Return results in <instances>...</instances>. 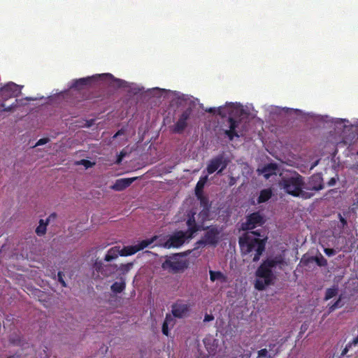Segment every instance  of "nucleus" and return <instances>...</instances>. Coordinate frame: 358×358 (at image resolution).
<instances>
[{
  "mask_svg": "<svg viewBox=\"0 0 358 358\" xmlns=\"http://www.w3.org/2000/svg\"><path fill=\"white\" fill-rule=\"evenodd\" d=\"M285 264V259L281 255H276L264 260L256 271V275L262 278L263 280H257L255 284V288L263 290L266 286L272 285L275 278L272 269L276 266L282 269V266Z\"/></svg>",
  "mask_w": 358,
  "mask_h": 358,
  "instance_id": "1",
  "label": "nucleus"
},
{
  "mask_svg": "<svg viewBox=\"0 0 358 358\" xmlns=\"http://www.w3.org/2000/svg\"><path fill=\"white\" fill-rule=\"evenodd\" d=\"M258 231H250L243 234L238 238V243L243 255L255 252L253 262L259 260L260 256L265 250L266 239L261 238Z\"/></svg>",
  "mask_w": 358,
  "mask_h": 358,
  "instance_id": "2",
  "label": "nucleus"
},
{
  "mask_svg": "<svg viewBox=\"0 0 358 358\" xmlns=\"http://www.w3.org/2000/svg\"><path fill=\"white\" fill-rule=\"evenodd\" d=\"M279 185L287 194L295 197L300 196L303 199H308L314 196L313 192L303 190V177L299 173L289 177H283Z\"/></svg>",
  "mask_w": 358,
  "mask_h": 358,
  "instance_id": "3",
  "label": "nucleus"
},
{
  "mask_svg": "<svg viewBox=\"0 0 358 358\" xmlns=\"http://www.w3.org/2000/svg\"><path fill=\"white\" fill-rule=\"evenodd\" d=\"M185 223L187 227L186 231L178 230L170 235L168 239L162 245L164 248H178L181 247L187 241L192 239L198 232V228L194 224L193 219H186Z\"/></svg>",
  "mask_w": 358,
  "mask_h": 358,
  "instance_id": "4",
  "label": "nucleus"
},
{
  "mask_svg": "<svg viewBox=\"0 0 358 358\" xmlns=\"http://www.w3.org/2000/svg\"><path fill=\"white\" fill-rule=\"evenodd\" d=\"M238 110V108L233 103H227L224 106L219 107L217 110V114L222 117L229 116L227 121L229 124V129L224 131V134L229 141H233L235 137H240V135L236 131V128L238 127L240 122L234 118V116Z\"/></svg>",
  "mask_w": 358,
  "mask_h": 358,
  "instance_id": "5",
  "label": "nucleus"
},
{
  "mask_svg": "<svg viewBox=\"0 0 358 358\" xmlns=\"http://www.w3.org/2000/svg\"><path fill=\"white\" fill-rule=\"evenodd\" d=\"M99 80L107 83L109 85L117 87H121L123 83L122 80L115 78L110 73H101L90 77L76 79L73 81L71 87L81 89L83 87L90 85L93 82L97 81Z\"/></svg>",
  "mask_w": 358,
  "mask_h": 358,
  "instance_id": "6",
  "label": "nucleus"
},
{
  "mask_svg": "<svg viewBox=\"0 0 358 358\" xmlns=\"http://www.w3.org/2000/svg\"><path fill=\"white\" fill-rule=\"evenodd\" d=\"M192 250H188L185 252L175 253L171 256L166 257V260L162 263V267L164 270H168L173 273H177L184 271L189 266L187 259L182 257L191 254Z\"/></svg>",
  "mask_w": 358,
  "mask_h": 358,
  "instance_id": "7",
  "label": "nucleus"
},
{
  "mask_svg": "<svg viewBox=\"0 0 358 358\" xmlns=\"http://www.w3.org/2000/svg\"><path fill=\"white\" fill-rule=\"evenodd\" d=\"M196 212L193 210H189L187 214L186 219H190L194 220V224L198 228V231H201L206 229L204 225L205 222L210 220V208H204L198 214V221H196Z\"/></svg>",
  "mask_w": 358,
  "mask_h": 358,
  "instance_id": "8",
  "label": "nucleus"
},
{
  "mask_svg": "<svg viewBox=\"0 0 358 358\" xmlns=\"http://www.w3.org/2000/svg\"><path fill=\"white\" fill-rule=\"evenodd\" d=\"M324 188L323 178L321 174L316 173L309 177L307 181L303 180V190L313 192L322 190Z\"/></svg>",
  "mask_w": 358,
  "mask_h": 358,
  "instance_id": "9",
  "label": "nucleus"
},
{
  "mask_svg": "<svg viewBox=\"0 0 358 358\" xmlns=\"http://www.w3.org/2000/svg\"><path fill=\"white\" fill-rule=\"evenodd\" d=\"M192 114V109L187 108L184 110L178 117L176 122L170 127V130L173 134H181L188 126V120Z\"/></svg>",
  "mask_w": 358,
  "mask_h": 358,
  "instance_id": "10",
  "label": "nucleus"
},
{
  "mask_svg": "<svg viewBox=\"0 0 358 358\" xmlns=\"http://www.w3.org/2000/svg\"><path fill=\"white\" fill-rule=\"evenodd\" d=\"M22 86L14 83H10L4 85L0 90V97L6 101L12 97H17L21 94Z\"/></svg>",
  "mask_w": 358,
  "mask_h": 358,
  "instance_id": "11",
  "label": "nucleus"
},
{
  "mask_svg": "<svg viewBox=\"0 0 358 358\" xmlns=\"http://www.w3.org/2000/svg\"><path fill=\"white\" fill-rule=\"evenodd\" d=\"M206 231L203 235V238L207 243L208 245L216 246L220 240V234L221 229L216 225H210L206 227Z\"/></svg>",
  "mask_w": 358,
  "mask_h": 358,
  "instance_id": "12",
  "label": "nucleus"
},
{
  "mask_svg": "<svg viewBox=\"0 0 358 358\" xmlns=\"http://www.w3.org/2000/svg\"><path fill=\"white\" fill-rule=\"evenodd\" d=\"M227 166V162L224 159L223 155H220L209 162L206 170L208 174H212L217 170H218L217 173H220Z\"/></svg>",
  "mask_w": 358,
  "mask_h": 358,
  "instance_id": "13",
  "label": "nucleus"
},
{
  "mask_svg": "<svg viewBox=\"0 0 358 358\" xmlns=\"http://www.w3.org/2000/svg\"><path fill=\"white\" fill-rule=\"evenodd\" d=\"M93 268L98 275L101 274L103 277H108L118 270V266L116 264L104 265L102 261L96 259L93 265Z\"/></svg>",
  "mask_w": 358,
  "mask_h": 358,
  "instance_id": "14",
  "label": "nucleus"
},
{
  "mask_svg": "<svg viewBox=\"0 0 358 358\" xmlns=\"http://www.w3.org/2000/svg\"><path fill=\"white\" fill-rule=\"evenodd\" d=\"M264 223L263 216L259 212H255L247 216L246 222L243 223L242 229L243 230H252L259 225Z\"/></svg>",
  "mask_w": 358,
  "mask_h": 358,
  "instance_id": "15",
  "label": "nucleus"
},
{
  "mask_svg": "<svg viewBox=\"0 0 358 358\" xmlns=\"http://www.w3.org/2000/svg\"><path fill=\"white\" fill-rule=\"evenodd\" d=\"M358 140V125L351 124L345 126L343 130V143L351 145Z\"/></svg>",
  "mask_w": 358,
  "mask_h": 358,
  "instance_id": "16",
  "label": "nucleus"
},
{
  "mask_svg": "<svg viewBox=\"0 0 358 358\" xmlns=\"http://www.w3.org/2000/svg\"><path fill=\"white\" fill-rule=\"evenodd\" d=\"M189 306L180 301L173 303L171 306V313L175 317L182 318L189 312Z\"/></svg>",
  "mask_w": 358,
  "mask_h": 358,
  "instance_id": "17",
  "label": "nucleus"
},
{
  "mask_svg": "<svg viewBox=\"0 0 358 358\" xmlns=\"http://www.w3.org/2000/svg\"><path fill=\"white\" fill-rule=\"evenodd\" d=\"M136 179V178H121L116 180L112 188L116 191H122L128 187Z\"/></svg>",
  "mask_w": 358,
  "mask_h": 358,
  "instance_id": "18",
  "label": "nucleus"
},
{
  "mask_svg": "<svg viewBox=\"0 0 358 358\" xmlns=\"http://www.w3.org/2000/svg\"><path fill=\"white\" fill-rule=\"evenodd\" d=\"M121 250H120V247H113L111 248L107 252V254L105 256L104 260L106 262H111L113 259H115L119 257V255L121 256Z\"/></svg>",
  "mask_w": 358,
  "mask_h": 358,
  "instance_id": "19",
  "label": "nucleus"
},
{
  "mask_svg": "<svg viewBox=\"0 0 358 358\" xmlns=\"http://www.w3.org/2000/svg\"><path fill=\"white\" fill-rule=\"evenodd\" d=\"M273 195L271 189H264L260 191L259 195L257 199L258 203H262L268 201Z\"/></svg>",
  "mask_w": 358,
  "mask_h": 358,
  "instance_id": "20",
  "label": "nucleus"
},
{
  "mask_svg": "<svg viewBox=\"0 0 358 358\" xmlns=\"http://www.w3.org/2000/svg\"><path fill=\"white\" fill-rule=\"evenodd\" d=\"M208 180V176H201L197 182L195 187V195L203 194V190Z\"/></svg>",
  "mask_w": 358,
  "mask_h": 358,
  "instance_id": "21",
  "label": "nucleus"
},
{
  "mask_svg": "<svg viewBox=\"0 0 358 358\" xmlns=\"http://www.w3.org/2000/svg\"><path fill=\"white\" fill-rule=\"evenodd\" d=\"M126 287V282L123 278H121L120 282H115L111 286L110 289L115 294H120L122 292Z\"/></svg>",
  "mask_w": 358,
  "mask_h": 358,
  "instance_id": "22",
  "label": "nucleus"
},
{
  "mask_svg": "<svg viewBox=\"0 0 358 358\" xmlns=\"http://www.w3.org/2000/svg\"><path fill=\"white\" fill-rule=\"evenodd\" d=\"M158 238L157 236H154L150 238L145 239L139 241L137 244V248L138 251L143 250L144 248L150 246L152 243H153Z\"/></svg>",
  "mask_w": 358,
  "mask_h": 358,
  "instance_id": "23",
  "label": "nucleus"
},
{
  "mask_svg": "<svg viewBox=\"0 0 358 358\" xmlns=\"http://www.w3.org/2000/svg\"><path fill=\"white\" fill-rule=\"evenodd\" d=\"M210 279L213 282L217 280L225 282L227 277L220 271H210Z\"/></svg>",
  "mask_w": 358,
  "mask_h": 358,
  "instance_id": "24",
  "label": "nucleus"
},
{
  "mask_svg": "<svg viewBox=\"0 0 358 358\" xmlns=\"http://www.w3.org/2000/svg\"><path fill=\"white\" fill-rule=\"evenodd\" d=\"M120 250L122 252L121 256L132 255L136 253L137 252H138L136 245L124 247L123 249H122Z\"/></svg>",
  "mask_w": 358,
  "mask_h": 358,
  "instance_id": "25",
  "label": "nucleus"
},
{
  "mask_svg": "<svg viewBox=\"0 0 358 358\" xmlns=\"http://www.w3.org/2000/svg\"><path fill=\"white\" fill-rule=\"evenodd\" d=\"M276 169V165L274 164H269L266 166H265L263 169L262 172L264 173V177L268 179L270 176L274 173V171Z\"/></svg>",
  "mask_w": 358,
  "mask_h": 358,
  "instance_id": "26",
  "label": "nucleus"
},
{
  "mask_svg": "<svg viewBox=\"0 0 358 358\" xmlns=\"http://www.w3.org/2000/svg\"><path fill=\"white\" fill-rule=\"evenodd\" d=\"M344 303L342 301V297L340 296L338 299L331 305L329 304L328 306V313H331L334 311L336 309L341 308L343 306Z\"/></svg>",
  "mask_w": 358,
  "mask_h": 358,
  "instance_id": "27",
  "label": "nucleus"
},
{
  "mask_svg": "<svg viewBox=\"0 0 358 358\" xmlns=\"http://www.w3.org/2000/svg\"><path fill=\"white\" fill-rule=\"evenodd\" d=\"M197 199L199 201L200 206L202 208H211V204L209 202V199L207 196L203 194L196 195Z\"/></svg>",
  "mask_w": 358,
  "mask_h": 358,
  "instance_id": "28",
  "label": "nucleus"
},
{
  "mask_svg": "<svg viewBox=\"0 0 358 358\" xmlns=\"http://www.w3.org/2000/svg\"><path fill=\"white\" fill-rule=\"evenodd\" d=\"M47 222H44L43 220H40L39 225L36 229V233L38 236H41L46 232Z\"/></svg>",
  "mask_w": 358,
  "mask_h": 358,
  "instance_id": "29",
  "label": "nucleus"
},
{
  "mask_svg": "<svg viewBox=\"0 0 358 358\" xmlns=\"http://www.w3.org/2000/svg\"><path fill=\"white\" fill-rule=\"evenodd\" d=\"M338 294V288L336 287H333L331 288H328L326 290L325 292V296L324 300L328 301L333 298L334 296H336Z\"/></svg>",
  "mask_w": 358,
  "mask_h": 358,
  "instance_id": "30",
  "label": "nucleus"
},
{
  "mask_svg": "<svg viewBox=\"0 0 358 358\" xmlns=\"http://www.w3.org/2000/svg\"><path fill=\"white\" fill-rule=\"evenodd\" d=\"M313 259L319 266H326L327 265V260L322 255L315 257Z\"/></svg>",
  "mask_w": 358,
  "mask_h": 358,
  "instance_id": "31",
  "label": "nucleus"
},
{
  "mask_svg": "<svg viewBox=\"0 0 358 358\" xmlns=\"http://www.w3.org/2000/svg\"><path fill=\"white\" fill-rule=\"evenodd\" d=\"M171 318V315H166L165 320L162 324V333L165 336H169V325L167 324V320Z\"/></svg>",
  "mask_w": 358,
  "mask_h": 358,
  "instance_id": "32",
  "label": "nucleus"
},
{
  "mask_svg": "<svg viewBox=\"0 0 358 358\" xmlns=\"http://www.w3.org/2000/svg\"><path fill=\"white\" fill-rule=\"evenodd\" d=\"M18 101H19L18 99H15V103H13V104H11L10 106H9L8 107H5V104L3 103H1V106L3 108V111L10 112V111H12L14 108L17 107Z\"/></svg>",
  "mask_w": 358,
  "mask_h": 358,
  "instance_id": "33",
  "label": "nucleus"
},
{
  "mask_svg": "<svg viewBox=\"0 0 358 358\" xmlns=\"http://www.w3.org/2000/svg\"><path fill=\"white\" fill-rule=\"evenodd\" d=\"M206 245H208L207 243L205 241L203 238L199 240L196 241L194 245V249L193 250H196L199 249L200 248H203Z\"/></svg>",
  "mask_w": 358,
  "mask_h": 358,
  "instance_id": "34",
  "label": "nucleus"
},
{
  "mask_svg": "<svg viewBox=\"0 0 358 358\" xmlns=\"http://www.w3.org/2000/svg\"><path fill=\"white\" fill-rule=\"evenodd\" d=\"M132 266H133V264H131V263H128L126 264H121L120 267H118V269L122 271L123 273H127L131 269Z\"/></svg>",
  "mask_w": 358,
  "mask_h": 358,
  "instance_id": "35",
  "label": "nucleus"
},
{
  "mask_svg": "<svg viewBox=\"0 0 358 358\" xmlns=\"http://www.w3.org/2000/svg\"><path fill=\"white\" fill-rule=\"evenodd\" d=\"M324 252L329 257L334 256L336 254V251L333 248H324Z\"/></svg>",
  "mask_w": 358,
  "mask_h": 358,
  "instance_id": "36",
  "label": "nucleus"
},
{
  "mask_svg": "<svg viewBox=\"0 0 358 358\" xmlns=\"http://www.w3.org/2000/svg\"><path fill=\"white\" fill-rule=\"evenodd\" d=\"M268 355V351L266 348L262 349L258 351V357L257 358H264Z\"/></svg>",
  "mask_w": 358,
  "mask_h": 358,
  "instance_id": "37",
  "label": "nucleus"
},
{
  "mask_svg": "<svg viewBox=\"0 0 358 358\" xmlns=\"http://www.w3.org/2000/svg\"><path fill=\"white\" fill-rule=\"evenodd\" d=\"M80 164L83 165L86 168H90L93 166L94 163L87 159H82L80 161Z\"/></svg>",
  "mask_w": 358,
  "mask_h": 358,
  "instance_id": "38",
  "label": "nucleus"
},
{
  "mask_svg": "<svg viewBox=\"0 0 358 358\" xmlns=\"http://www.w3.org/2000/svg\"><path fill=\"white\" fill-rule=\"evenodd\" d=\"M63 273L62 271H59L58 273H57V276H58V280L59 282L62 284V285L63 287H66V282L63 279Z\"/></svg>",
  "mask_w": 358,
  "mask_h": 358,
  "instance_id": "39",
  "label": "nucleus"
},
{
  "mask_svg": "<svg viewBox=\"0 0 358 358\" xmlns=\"http://www.w3.org/2000/svg\"><path fill=\"white\" fill-rule=\"evenodd\" d=\"M49 141H50V139L48 138H40L37 141L36 145H42L46 144Z\"/></svg>",
  "mask_w": 358,
  "mask_h": 358,
  "instance_id": "40",
  "label": "nucleus"
},
{
  "mask_svg": "<svg viewBox=\"0 0 358 358\" xmlns=\"http://www.w3.org/2000/svg\"><path fill=\"white\" fill-rule=\"evenodd\" d=\"M339 220L341 223L342 227H345L347 225V220L344 218L341 214H338Z\"/></svg>",
  "mask_w": 358,
  "mask_h": 358,
  "instance_id": "41",
  "label": "nucleus"
},
{
  "mask_svg": "<svg viewBox=\"0 0 358 358\" xmlns=\"http://www.w3.org/2000/svg\"><path fill=\"white\" fill-rule=\"evenodd\" d=\"M214 320V317L213 315H208V314H206L204 317V320L203 321L204 322H210V321H212Z\"/></svg>",
  "mask_w": 358,
  "mask_h": 358,
  "instance_id": "42",
  "label": "nucleus"
},
{
  "mask_svg": "<svg viewBox=\"0 0 358 358\" xmlns=\"http://www.w3.org/2000/svg\"><path fill=\"white\" fill-rule=\"evenodd\" d=\"M125 156V154L122 151L120 154V155L118 156V158L117 159V162L119 164L121 162L122 158Z\"/></svg>",
  "mask_w": 358,
  "mask_h": 358,
  "instance_id": "43",
  "label": "nucleus"
},
{
  "mask_svg": "<svg viewBox=\"0 0 358 358\" xmlns=\"http://www.w3.org/2000/svg\"><path fill=\"white\" fill-rule=\"evenodd\" d=\"M336 179L334 178H331L328 182V185L330 187L333 186L336 184Z\"/></svg>",
  "mask_w": 358,
  "mask_h": 358,
  "instance_id": "44",
  "label": "nucleus"
},
{
  "mask_svg": "<svg viewBox=\"0 0 358 358\" xmlns=\"http://www.w3.org/2000/svg\"><path fill=\"white\" fill-rule=\"evenodd\" d=\"M206 111L210 113H214L215 112V108H210L208 109H206Z\"/></svg>",
  "mask_w": 358,
  "mask_h": 358,
  "instance_id": "45",
  "label": "nucleus"
},
{
  "mask_svg": "<svg viewBox=\"0 0 358 358\" xmlns=\"http://www.w3.org/2000/svg\"><path fill=\"white\" fill-rule=\"evenodd\" d=\"M174 323V320L173 319V317L171 316V318H169L168 320H167V324H173Z\"/></svg>",
  "mask_w": 358,
  "mask_h": 358,
  "instance_id": "46",
  "label": "nucleus"
},
{
  "mask_svg": "<svg viewBox=\"0 0 358 358\" xmlns=\"http://www.w3.org/2000/svg\"><path fill=\"white\" fill-rule=\"evenodd\" d=\"M123 133H124V132H123V131H122V130H119V131H117V132L114 135V136H113V137H114V138H115V137H117V136H120V135L123 134Z\"/></svg>",
  "mask_w": 358,
  "mask_h": 358,
  "instance_id": "47",
  "label": "nucleus"
},
{
  "mask_svg": "<svg viewBox=\"0 0 358 358\" xmlns=\"http://www.w3.org/2000/svg\"><path fill=\"white\" fill-rule=\"evenodd\" d=\"M51 217H54V218H55V217H56V214H55V213H52V214H51V215L49 216V217L47 219V222H48L50 221V218H51Z\"/></svg>",
  "mask_w": 358,
  "mask_h": 358,
  "instance_id": "48",
  "label": "nucleus"
},
{
  "mask_svg": "<svg viewBox=\"0 0 358 358\" xmlns=\"http://www.w3.org/2000/svg\"><path fill=\"white\" fill-rule=\"evenodd\" d=\"M26 99H27V100H28V101L34 100V99H32V98H29V97H27V98H26Z\"/></svg>",
  "mask_w": 358,
  "mask_h": 358,
  "instance_id": "49",
  "label": "nucleus"
},
{
  "mask_svg": "<svg viewBox=\"0 0 358 358\" xmlns=\"http://www.w3.org/2000/svg\"><path fill=\"white\" fill-rule=\"evenodd\" d=\"M275 345V344L270 345H269V348H271V346L274 347Z\"/></svg>",
  "mask_w": 358,
  "mask_h": 358,
  "instance_id": "50",
  "label": "nucleus"
},
{
  "mask_svg": "<svg viewBox=\"0 0 358 358\" xmlns=\"http://www.w3.org/2000/svg\"><path fill=\"white\" fill-rule=\"evenodd\" d=\"M356 200H357V202H356V203H357V204L358 205V196H357V198L356 199Z\"/></svg>",
  "mask_w": 358,
  "mask_h": 358,
  "instance_id": "51",
  "label": "nucleus"
},
{
  "mask_svg": "<svg viewBox=\"0 0 358 358\" xmlns=\"http://www.w3.org/2000/svg\"><path fill=\"white\" fill-rule=\"evenodd\" d=\"M357 155H358V151H357Z\"/></svg>",
  "mask_w": 358,
  "mask_h": 358,
  "instance_id": "52",
  "label": "nucleus"
}]
</instances>
